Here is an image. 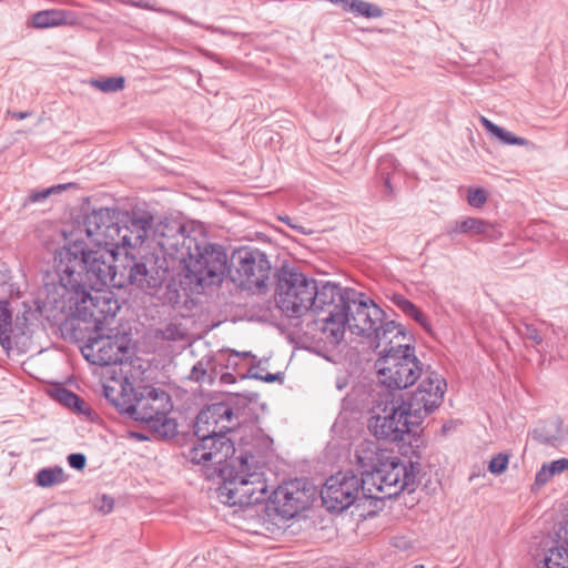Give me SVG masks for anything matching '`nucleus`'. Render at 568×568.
Instances as JSON below:
<instances>
[{
  "label": "nucleus",
  "instance_id": "f257e3e1",
  "mask_svg": "<svg viewBox=\"0 0 568 568\" xmlns=\"http://www.w3.org/2000/svg\"><path fill=\"white\" fill-rule=\"evenodd\" d=\"M73 272L65 275L69 288H48L49 303L67 314L62 331L70 332L72 339L85 344L81 352L85 359L98 366L120 365L132 355V337L126 332L110 328L120 311V304L111 291L104 287L123 288L129 284L115 282L114 275L89 268L82 284L71 280Z\"/></svg>",
  "mask_w": 568,
  "mask_h": 568
},
{
  "label": "nucleus",
  "instance_id": "f03ea898",
  "mask_svg": "<svg viewBox=\"0 0 568 568\" xmlns=\"http://www.w3.org/2000/svg\"><path fill=\"white\" fill-rule=\"evenodd\" d=\"M232 414L226 404L204 405L193 420L196 442L183 455L192 464L202 466L204 478L215 485L222 504L250 507L264 500L267 493L265 486L258 493L247 487L251 479L261 474L264 462L250 450L235 455L234 443L227 437L235 430L230 420Z\"/></svg>",
  "mask_w": 568,
  "mask_h": 568
},
{
  "label": "nucleus",
  "instance_id": "7ed1b4c3",
  "mask_svg": "<svg viewBox=\"0 0 568 568\" xmlns=\"http://www.w3.org/2000/svg\"><path fill=\"white\" fill-rule=\"evenodd\" d=\"M113 213L114 210L100 207L84 215V230L88 237L95 236L92 240L94 246L90 247L84 240H73L67 241L57 250L54 262L59 282L52 284L50 290L69 288L65 278L69 271L73 272L70 281L74 280L82 284L87 281V271L97 270V266L109 275H114L115 282L123 281L124 284L135 285L143 291L158 290L162 286L168 270L156 266L158 258L153 255L136 257L130 252L121 256L120 252H114L113 246L106 244V231L115 223Z\"/></svg>",
  "mask_w": 568,
  "mask_h": 568
},
{
  "label": "nucleus",
  "instance_id": "20e7f679",
  "mask_svg": "<svg viewBox=\"0 0 568 568\" xmlns=\"http://www.w3.org/2000/svg\"><path fill=\"white\" fill-rule=\"evenodd\" d=\"M274 277L276 305L287 317L300 318L308 311L320 313L327 310L324 322L336 325L331 329L332 335L336 339L343 335L349 322L351 295L356 294L354 288L342 287L331 281L318 283L287 264L276 268Z\"/></svg>",
  "mask_w": 568,
  "mask_h": 568
},
{
  "label": "nucleus",
  "instance_id": "39448f33",
  "mask_svg": "<svg viewBox=\"0 0 568 568\" xmlns=\"http://www.w3.org/2000/svg\"><path fill=\"white\" fill-rule=\"evenodd\" d=\"M447 383L434 371H425V376L415 390L400 395H392L384 412L385 416H377L369 422V428L378 439L397 442L409 438L416 443L415 448L427 447L423 423L443 403Z\"/></svg>",
  "mask_w": 568,
  "mask_h": 568
},
{
  "label": "nucleus",
  "instance_id": "423d86ee",
  "mask_svg": "<svg viewBox=\"0 0 568 568\" xmlns=\"http://www.w3.org/2000/svg\"><path fill=\"white\" fill-rule=\"evenodd\" d=\"M206 254L191 294H202L209 287L221 285L225 278L242 290L257 293L267 291L272 264L263 250L244 245L229 256L223 245L213 243L209 245Z\"/></svg>",
  "mask_w": 568,
  "mask_h": 568
},
{
  "label": "nucleus",
  "instance_id": "0eeeda50",
  "mask_svg": "<svg viewBox=\"0 0 568 568\" xmlns=\"http://www.w3.org/2000/svg\"><path fill=\"white\" fill-rule=\"evenodd\" d=\"M399 453L407 458L403 463L397 456H393L387 449L376 448L357 452V459L363 468L362 475L371 480L376 490L382 494L376 499H392L402 491L414 493L419 484L418 476L422 471L420 460L426 447L415 448L414 440L405 438L400 440Z\"/></svg>",
  "mask_w": 568,
  "mask_h": 568
},
{
  "label": "nucleus",
  "instance_id": "6e6552de",
  "mask_svg": "<svg viewBox=\"0 0 568 568\" xmlns=\"http://www.w3.org/2000/svg\"><path fill=\"white\" fill-rule=\"evenodd\" d=\"M160 235L159 244L165 251H169L170 255L179 260V285L186 295H190L195 286L194 281L199 277L204 265L203 262L207 256L209 245H213V243L203 237L192 236L187 233L186 226L179 221L163 224Z\"/></svg>",
  "mask_w": 568,
  "mask_h": 568
},
{
  "label": "nucleus",
  "instance_id": "1a4fd4ad",
  "mask_svg": "<svg viewBox=\"0 0 568 568\" xmlns=\"http://www.w3.org/2000/svg\"><path fill=\"white\" fill-rule=\"evenodd\" d=\"M379 382L393 395L425 376L424 365L416 356L415 343H398L386 351H379L375 362Z\"/></svg>",
  "mask_w": 568,
  "mask_h": 568
},
{
  "label": "nucleus",
  "instance_id": "9d476101",
  "mask_svg": "<svg viewBox=\"0 0 568 568\" xmlns=\"http://www.w3.org/2000/svg\"><path fill=\"white\" fill-rule=\"evenodd\" d=\"M367 479L354 474L353 470L338 471L329 476L321 489L322 505L328 513L341 514L351 506H359L361 501L373 498L371 489H366Z\"/></svg>",
  "mask_w": 568,
  "mask_h": 568
},
{
  "label": "nucleus",
  "instance_id": "9b49d317",
  "mask_svg": "<svg viewBox=\"0 0 568 568\" xmlns=\"http://www.w3.org/2000/svg\"><path fill=\"white\" fill-rule=\"evenodd\" d=\"M154 216L145 210L133 209L124 212L114 226H109V246H113L114 252L123 248H135L144 243L149 232L153 227Z\"/></svg>",
  "mask_w": 568,
  "mask_h": 568
},
{
  "label": "nucleus",
  "instance_id": "f8f14e48",
  "mask_svg": "<svg viewBox=\"0 0 568 568\" xmlns=\"http://www.w3.org/2000/svg\"><path fill=\"white\" fill-rule=\"evenodd\" d=\"M132 404L128 410V417L134 422L144 424V417L151 415L153 418L169 415L173 409L171 395L162 388L152 385H143L142 387H131Z\"/></svg>",
  "mask_w": 568,
  "mask_h": 568
},
{
  "label": "nucleus",
  "instance_id": "ddd939ff",
  "mask_svg": "<svg viewBox=\"0 0 568 568\" xmlns=\"http://www.w3.org/2000/svg\"><path fill=\"white\" fill-rule=\"evenodd\" d=\"M274 510L283 519H292L307 507V496L301 487V479L280 485L270 496Z\"/></svg>",
  "mask_w": 568,
  "mask_h": 568
},
{
  "label": "nucleus",
  "instance_id": "4468645a",
  "mask_svg": "<svg viewBox=\"0 0 568 568\" xmlns=\"http://www.w3.org/2000/svg\"><path fill=\"white\" fill-rule=\"evenodd\" d=\"M445 234L455 240L456 235L463 234L468 237L483 236L484 240L495 241L501 236L496 225L489 221L479 217H462L450 222L445 230Z\"/></svg>",
  "mask_w": 568,
  "mask_h": 568
},
{
  "label": "nucleus",
  "instance_id": "2eb2a0df",
  "mask_svg": "<svg viewBox=\"0 0 568 568\" xmlns=\"http://www.w3.org/2000/svg\"><path fill=\"white\" fill-rule=\"evenodd\" d=\"M374 332L369 342L377 354L379 351H386L392 345L415 343L416 341L415 336L403 324L387 317Z\"/></svg>",
  "mask_w": 568,
  "mask_h": 568
},
{
  "label": "nucleus",
  "instance_id": "dca6fc26",
  "mask_svg": "<svg viewBox=\"0 0 568 568\" xmlns=\"http://www.w3.org/2000/svg\"><path fill=\"white\" fill-rule=\"evenodd\" d=\"M48 394L52 399L69 408L74 414L84 416L88 420H93L97 416L95 412L82 397L62 385H57L49 389Z\"/></svg>",
  "mask_w": 568,
  "mask_h": 568
},
{
  "label": "nucleus",
  "instance_id": "f3484780",
  "mask_svg": "<svg viewBox=\"0 0 568 568\" xmlns=\"http://www.w3.org/2000/svg\"><path fill=\"white\" fill-rule=\"evenodd\" d=\"M74 22V13L62 9H49L36 12L32 16V27L48 29Z\"/></svg>",
  "mask_w": 568,
  "mask_h": 568
},
{
  "label": "nucleus",
  "instance_id": "a211bd4d",
  "mask_svg": "<svg viewBox=\"0 0 568 568\" xmlns=\"http://www.w3.org/2000/svg\"><path fill=\"white\" fill-rule=\"evenodd\" d=\"M562 419L557 416L549 420H539L531 432L532 438L540 444L555 446L559 442Z\"/></svg>",
  "mask_w": 568,
  "mask_h": 568
},
{
  "label": "nucleus",
  "instance_id": "6ab92c4d",
  "mask_svg": "<svg viewBox=\"0 0 568 568\" xmlns=\"http://www.w3.org/2000/svg\"><path fill=\"white\" fill-rule=\"evenodd\" d=\"M390 301L405 315H407L417 324H419L427 334L433 335V326L428 317L412 301H409L402 294H393Z\"/></svg>",
  "mask_w": 568,
  "mask_h": 568
},
{
  "label": "nucleus",
  "instance_id": "aec40b11",
  "mask_svg": "<svg viewBox=\"0 0 568 568\" xmlns=\"http://www.w3.org/2000/svg\"><path fill=\"white\" fill-rule=\"evenodd\" d=\"M386 318V312L378 305H374L359 324H349V331L361 337L372 338L379 324Z\"/></svg>",
  "mask_w": 568,
  "mask_h": 568
},
{
  "label": "nucleus",
  "instance_id": "412c9836",
  "mask_svg": "<svg viewBox=\"0 0 568 568\" xmlns=\"http://www.w3.org/2000/svg\"><path fill=\"white\" fill-rule=\"evenodd\" d=\"M258 398V394L255 392H246V393H233L226 396V399L216 402L217 404H226L231 410L232 416L230 420L234 425V429L240 426V416L242 412L252 403H255Z\"/></svg>",
  "mask_w": 568,
  "mask_h": 568
},
{
  "label": "nucleus",
  "instance_id": "4be33fe9",
  "mask_svg": "<svg viewBox=\"0 0 568 568\" xmlns=\"http://www.w3.org/2000/svg\"><path fill=\"white\" fill-rule=\"evenodd\" d=\"M146 427L163 439H171L178 436V423L168 415L153 418L151 415L144 417Z\"/></svg>",
  "mask_w": 568,
  "mask_h": 568
},
{
  "label": "nucleus",
  "instance_id": "5701e85b",
  "mask_svg": "<svg viewBox=\"0 0 568 568\" xmlns=\"http://www.w3.org/2000/svg\"><path fill=\"white\" fill-rule=\"evenodd\" d=\"M132 387L130 383L126 382L125 385H122V390L116 392L113 386L104 385L103 386V395L105 399L121 414L128 416V410L125 408L132 404V393H126V387Z\"/></svg>",
  "mask_w": 568,
  "mask_h": 568
},
{
  "label": "nucleus",
  "instance_id": "b1692460",
  "mask_svg": "<svg viewBox=\"0 0 568 568\" xmlns=\"http://www.w3.org/2000/svg\"><path fill=\"white\" fill-rule=\"evenodd\" d=\"M555 541L558 545L549 548L539 568H568V545L557 538Z\"/></svg>",
  "mask_w": 568,
  "mask_h": 568
},
{
  "label": "nucleus",
  "instance_id": "393cba45",
  "mask_svg": "<svg viewBox=\"0 0 568 568\" xmlns=\"http://www.w3.org/2000/svg\"><path fill=\"white\" fill-rule=\"evenodd\" d=\"M67 480L61 466L44 467L36 474L34 483L42 488L53 487Z\"/></svg>",
  "mask_w": 568,
  "mask_h": 568
},
{
  "label": "nucleus",
  "instance_id": "a878e982",
  "mask_svg": "<svg viewBox=\"0 0 568 568\" xmlns=\"http://www.w3.org/2000/svg\"><path fill=\"white\" fill-rule=\"evenodd\" d=\"M213 362L214 354L212 352L205 354L193 365L186 378L193 383L207 384V376Z\"/></svg>",
  "mask_w": 568,
  "mask_h": 568
},
{
  "label": "nucleus",
  "instance_id": "bb28decb",
  "mask_svg": "<svg viewBox=\"0 0 568 568\" xmlns=\"http://www.w3.org/2000/svg\"><path fill=\"white\" fill-rule=\"evenodd\" d=\"M261 364V359L253 362L248 369L244 374L240 375V379H256L264 383H284L285 375L283 372L266 373L264 375L258 372H255V369L258 368Z\"/></svg>",
  "mask_w": 568,
  "mask_h": 568
},
{
  "label": "nucleus",
  "instance_id": "cd10ccee",
  "mask_svg": "<svg viewBox=\"0 0 568 568\" xmlns=\"http://www.w3.org/2000/svg\"><path fill=\"white\" fill-rule=\"evenodd\" d=\"M91 84L99 89L102 92H118L124 89L125 87V78L122 75L119 77H109V78H99L93 79Z\"/></svg>",
  "mask_w": 568,
  "mask_h": 568
},
{
  "label": "nucleus",
  "instance_id": "c85d7f7f",
  "mask_svg": "<svg viewBox=\"0 0 568 568\" xmlns=\"http://www.w3.org/2000/svg\"><path fill=\"white\" fill-rule=\"evenodd\" d=\"M356 8V17H364L367 19H378L384 16V10L372 2L365 0H357Z\"/></svg>",
  "mask_w": 568,
  "mask_h": 568
},
{
  "label": "nucleus",
  "instance_id": "c756f323",
  "mask_svg": "<svg viewBox=\"0 0 568 568\" xmlns=\"http://www.w3.org/2000/svg\"><path fill=\"white\" fill-rule=\"evenodd\" d=\"M43 307L44 304L38 300L24 301L22 303V312L19 314L30 317L31 322L39 321L42 316Z\"/></svg>",
  "mask_w": 568,
  "mask_h": 568
},
{
  "label": "nucleus",
  "instance_id": "7c9ffc66",
  "mask_svg": "<svg viewBox=\"0 0 568 568\" xmlns=\"http://www.w3.org/2000/svg\"><path fill=\"white\" fill-rule=\"evenodd\" d=\"M487 199L488 194L483 187H469L467 191V203L474 209H481Z\"/></svg>",
  "mask_w": 568,
  "mask_h": 568
},
{
  "label": "nucleus",
  "instance_id": "2f4dec72",
  "mask_svg": "<svg viewBox=\"0 0 568 568\" xmlns=\"http://www.w3.org/2000/svg\"><path fill=\"white\" fill-rule=\"evenodd\" d=\"M508 464L509 455L499 453L495 455L488 463V471L493 475H501L507 470Z\"/></svg>",
  "mask_w": 568,
  "mask_h": 568
},
{
  "label": "nucleus",
  "instance_id": "473e14b6",
  "mask_svg": "<svg viewBox=\"0 0 568 568\" xmlns=\"http://www.w3.org/2000/svg\"><path fill=\"white\" fill-rule=\"evenodd\" d=\"M499 142L505 145H527L528 140L525 138L515 135L514 133L507 131L506 129L499 126L498 131L494 135Z\"/></svg>",
  "mask_w": 568,
  "mask_h": 568
},
{
  "label": "nucleus",
  "instance_id": "72a5a7b5",
  "mask_svg": "<svg viewBox=\"0 0 568 568\" xmlns=\"http://www.w3.org/2000/svg\"><path fill=\"white\" fill-rule=\"evenodd\" d=\"M71 185H72V183L58 184L55 186H51V187H48V189H44V190H41V191L32 192L27 197V202H30V203L41 202V201L48 199L51 194L60 192L62 190H65L67 187H69Z\"/></svg>",
  "mask_w": 568,
  "mask_h": 568
},
{
  "label": "nucleus",
  "instance_id": "f704fd0d",
  "mask_svg": "<svg viewBox=\"0 0 568 568\" xmlns=\"http://www.w3.org/2000/svg\"><path fill=\"white\" fill-rule=\"evenodd\" d=\"M12 325L14 329L18 332V334L22 336L31 335L33 332L31 328L33 322L30 321V317L24 315L18 314Z\"/></svg>",
  "mask_w": 568,
  "mask_h": 568
},
{
  "label": "nucleus",
  "instance_id": "c9c22d12",
  "mask_svg": "<svg viewBox=\"0 0 568 568\" xmlns=\"http://www.w3.org/2000/svg\"><path fill=\"white\" fill-rule=\"evenodd\" d=\"M372 310V307H367L366 302H358V305H356L355 313H352L349 311V322L346 323V325L349 326V324H359L363 320H365V315Z\"/></svg>",
  "mask_w": 568,
  "mask_h": 568
},
{
  "label": "nucleus",
  "instance_id": "e433bc0d",
  "mask_svg": "<svg viewBox=\"0 0 568 568\" xmlns=\"http://www.w3.org/2000/svg\"><path fill=\"white\" fill-rule=\"evenodd\" d=\"M241 365H242V361H240V352L231 351L225 359V363L221 364V367H224L226 369H232L233 372L237 373L240 376L242 374L240 372Z\"/></svg>",
  "mask_w": 568,
  "mask_h": 568
},
{
  "label": "nucleus",
  "instance_id": "4c0bfd02",
  "mask_svg": "<svg viewBox=\"0 0 568 568\" xmlns=\"http://www.w3.org/2000/svg\"><path fill=\"white\" fill-rule=\"evenodd\" d=\"M12 326V312L7 300H0V327Z\"/></svg>",
  "mask_w": 568,
  "mask_h": 568
},
{
  "label": "nucleus",
  "instance_id": "58836bf2",
  "mask_svg": "<svg viewBox=\"0 0 568 568\" xmlns=\"http://www.w3.org/2000/svg\"><path fill=\"white\" fill-rule=\"evenodd\" d=\"M67 462L72 469L83 470L88 459L83 453H71L67 456Z\"/></svg>",
  "mask_w": 568,
  "mask_h": 568
},
{
  "label": "nucleus",
  "instance_id": "ea45409f",
  "mask_svg": "<svg viewBox=\"0 0 568 568\" xmlns=\"http://www.w3.org/2000/svg\"><path fill=\"white\" fill-rule=\"evenodd\" d=\"M277 219L278 221L285 223L288 227H291L298 234L307 235L313 233L311 229H307L306 226L298 224L295 219L288 215H280Z\"/></svg>",
  "mask_w": 568,
  "mask_h": 568
},
{
  "label": "nucleus",
  "instance_id": "a19ab883",
  "mask_svg": "<svg viewBox=\"0 0 568 568\" xmlns=\"http://www.w3.org/2000/svg\"><path fill=\"white\" fill-rule=\"evenodd\" d=\"M162 338L170 342L180 341L183 338V333L175 324H169L161 331Z\"/></svg>",
  "mask_w": 568,
  "mask_h": 568
},
{
  "label": "nucleus",
  "instance_id": "79ce46f5",
  "mask_svg": "<svg viewBox=\"0 0 568 568\" xmlns=\"http://www.w3.org/2000/svg\"><path fill=\"white\" fill-rule=\"evenodd\" d=\"M523 337L534 342L535 345L542 343V337L539 334L538 328L532 324H525V329L521 332Z\"/></svg>",
  "mask_w": 568,
  "mask_h": 568
},
{
  "label": "nucleus",
  "instance_id": "37998d69",
  "mask_svg": "<svg viewBox=\"0 0 568 568\" xmlns=\"http://www.w3.org/2000/svg\"><path fill=\"white\" fill-rule=\"evenodd\" d=\"M554 477L548 464H544L537 471L535 477V485L541 487L546 485Z\"/></svg>",
  "mask_w": 568,
  "mask_h": 568
},
{
  "label": "nucleus",
  "instance_id": "c03bdc74",
  "mask_svg": "<svg viewBox=\"0 0 568 568\" xmlns=\"http://www.w3.org/2000/svg\"><path fill=\"white\" fill-rule=\"evenodd\" d=\"M395 197V190L389 174L383 175V199L392 201Z\"/></svg>",
  "mask_w": 568,
  "mask_h": 568
},
{
  "label": "nucleus",
  "instance_id": "a18cd8bd",
  "mask_svg": "<svg viewBox=\"0 0 568 568\" xmlns=\"http://www.w3.org/2000/svg\"><path fill=\"white\" fill-rule=\"evenodd\" d=\"M547 464L554 476L568 469V458H559Z\"/></svg>",
  "mask_w": 568,
  "mask_h": 568
},
{
  "label": "nucleus",
  "instance_id": "49530a36",
  "mask_svg": "<svg viewBox=\"0 0 568 568\" xmlns=\"http://www.w3.org/2000/svg\"><path fill=\"white\" fill-rule=\"evenodd\" d=\"M223 367H221V364H219L216 362V356L214 355V362L212 363L211 367H210V373H209V376H207V385L212 386L217 376L221 375V371H222Z\"/></svg>",
  "mask_w": 568,
  "mask_h": 568
},
{
  "label": "nucleus",
  "instance_id": "de8ad7c7",
  "mask_svg": "<svg viewBox=\"0 0 568 568\" xmlns=\"http://www.w3.org/2000/svg\"><path fill=\"white\" fill-rule=\"evenodd\" d=\"M113 507H114V499L108 495H103L100 500V504L97 505V508L103 514L111 513Z\"/></svg>",
  "mask_w": 568,
  "mask_h": 568
},
{
  "label": "nucleus",
  "instance_id": "09e8293b",
  "mask_svg": "<svg viewBox=\"0 0 568 568\" xmlns=\"http://www.w3.org/2000/svg\"><path fill=\"white\" fill-rule=\"evenodd\" d=\"M123 3L145 9V10H156L154 8V0H122Z\"/></svg>",
  "mask_w": 568,
  "mask_h": 568
},
{
  "label": "nucleus",
  "instance_id": "8fccbe9b",
  "mask_svg": "<svg viewBox=\"0 0 568 568\" xmlns=\"http://www.w3.org/2000/svg\"><path fill=\"white\" fill-rule=\"evenodd\" d=\"M358 302H366L367 307H374L377 305L374 300L366 296L365 293H357L355 295H351V303L358 305Z\"/></svg>",
  "mask_w": 568,
  "mask_h": 568
},
{
  "label": "nucleus",
  "instance_id": "3c124183",
  "mask_svg": "<svg viewBox=\"0 0 568 568\" xmlns=\"http://www.w3.org/2000/svg\"><path fill=\"white\" fill-rule=\"evenodd\" d=\"M11 280V272L6 262L0 261V286H4Z\"/></svg>",
  "mask_w": 568,
  "mask_h": 568
},
{
  "label": "nucleus",
  "instance_id": "603ef678",
  "mask_svg": "<svg viewBox=\"0 0 568 568\" xmlns=\"http://www.w3.org/2000/svg\"><path fill=\"white\" fill-rule=\"evenodd\" d=\"M12 332V326L7 327H0V345L2 347H9L10 346V333Z\"/></svg>",
  "mask_w": 568,
  "mask_h": 568
},
{
  "label": "nucleus",
  "instance_id": "864d4df0",
  "mask_svg": "<svg viewBox=\"0 0 568 568\" xmlns=\"http://www.w3.org/2000/svg\"><path fill=\"white\" fill-rule=\"evenodd\" d=\"M480 123L486 129L488 133H490L493 136L496 134V132L499 129V125L495 124L493 121L485 116H480Z\"/></svg>",
  "mask_w": 568,
  "mask_h": 568
},
{
  "label": "nucleus",
  "instance_id": "5fc2aeb1",
  "mask_svg": "<svg viewBox=\"0 0 568 568\" xmlns=\"http://www.w3.org/2000/svg\"><path fill=\"white\" fill-rule=\"evenodd\" d=\"M128 436H129V438L135 439L138 442H148V440H150V436H148L144 433L136 432V430H129Z\"/></svg>",
  "mask_w": 568,
  "mask_h": 568
},
{
  "label": "nucleus",
  "instance_id": "6e6d98bb",
  "mask_svg": "<svg viewBox=\"0 0 568 568\" xmlns=\"http://www.w3.org/2000/svg\"><path fill=\"white\" fill-rule=\"evenodd\" d=\"M32 112L30 111H8V115L17 119V120H23L29 116H31Z\"/></svg>",
  "mask_w": 568,
  "mask_h": 568
},
{
  "label": "nucleus",
  "instance_id": "4d7b16f0",
  "mask_svg": "<svg viewBox=\"0 0 568 568\" xmlns=\"http://www.w3.org/2000/svg\"><path fill=\"white\" fill-rule=\"evenodd\" d=\"M220 382L222 384H234L236 382V377L231 372L222 373L220 375Z\"/></svg>",
  "mask_w": 568,
  "mask_h": 568
},
{
  "label": "nucleus",
  "instance_id": "13d9d810",
  "mask_svg": "<svg viewBox=\"0 0 568 568\" xmlns=\"http://www.w3.org/2000/svg\"><path fill=\"white\" fill-rule=\"evenodd\" d=\"M357 0H345V3L342 4V8L346 12H352L353 14H356V8Z\"/></svg>",
  "mask_w": 568,
  "mask_h": 568
},
{
  "label": "nucleus",
  "instance_id": "bf43d9fd",
  "mask_svg": "<svg viewBox=\"0 0 568 568\" xmlns=\"http://www.w3.org/2000/svg\"><path fill=\"white\" fill-rule=\"evenodd\" d=\"M247 357H252L254 359V362L257 361L256 356L253 355L251 352H240V361L247 358Z\"/></svg>",
  "mask_w": 568,
  "mask_h": 568
},
{
  "label": "nucleus",
  "instance_id": "052dcab7",
  "mask_svg": "<svg viewBox=\"0 0 568 568\" xmlns=\"http://www.w3.org/2000/svg\"><path fill=\"white\" fill-rule=\"evenodd\" d=\"M328 2H331L332 4H344L345 3V0H327Z\"/></svg>",
  "mask_w": 568,
  "mask_h": 568
}]
</instances>
